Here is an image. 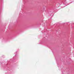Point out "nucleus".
<instances>
[{"label": "nucleus", "mask_w": 74, "mask_h": 74, "mask_svg": "<svg viewBox=\"0 0 74 74\" xmlns=\"http://www.w3.org/2000/svg\"><path fill=\"white\" fill-rule=\"evenodd\" d=\"M16 56V55H15V56Z\"/></svg>", "instance_id": "obj_1"}]
</instances>
